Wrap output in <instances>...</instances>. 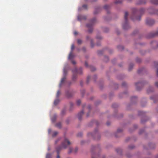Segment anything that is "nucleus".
Wrapping results in <instances>:
<instances>
[{
    "label": "nucleus",
    "mask_w": 158,
    "mask_h": 158,
    "mask_svg": "<svg viewBox=\"0 0 158 158\" xmlns=\"http://www.w3.org/2000/svg\"><path fill=\"white\" fill-rule=\"evenodd\" d=\"M82 69L81 68H80L78 70H77L76 68H75L74 69H73L72 70V72L73 73V78L74 79L76 78V76L74 74L77 73L80 74H81L82 73Z\"/></svg>",
    "instance_id": "2"
},
{
    "label": "nucleus",
    "mask_w": 158,
    "mask_h": 158,
    "mask_svg": "<svg viewBox=\"0 0 158 158\" xmlns=\"http://www.w3.org/2000/svg\"><path fill=\"white\" fill-rule=\"evenodd\" d=\"M92 30H89L88 31L89 32H92Z\"/></svg>",
    "instance_id": "35"
},
{
    "label": "nucleus",
    "mask_w": 158,
    "mask_h": 158,
    "mask_svg": "<svg viewBox=\"0 0 158 158\" xmlns=\"http://www.w3.org/2000/svg\"><path fill=\"white\" fill-rule=\"evenodd\" d=\"M86 39L87 40H90V43H91V46L92 47H94V45L93 43L92 40L90 38V37L88 36L87 37Z\"/></svg>",
    "instance_id": "8"
},
{
    "label": "nucleus",
    "mask_w": 158,
    "mask_h": 158,
    "mask_svg": "<svg viewBox=\"0 0 158 158\" xmlns=\"http://www.w3.org/2000/svg\"><path fill=\"white\" fill-rule=\"evenodd\" d=\"M154 21L152 19H148L146 20V23L148 25L150 26L153 24L154 23Z\"/></svg>",
    "instance_id": "4"
},
{
    "label": "nucleus",
    "mask_w": 158,
    "mask_h": 158,
    "mask_svg": "<svg viewBox=\"0 0 158 158\" xmlns=\"http://www.w3.org/2000/svg\"><path fill=\"white\" fill-rule=\"evenodd\" d=\"M96 38L97 39H101L102 38V37L100 36H99L98 37L97 36L96 37Z\"/></svg>",
    "instance_id": "31"
},
{
    "label": "nucleus",
    "mask_w": 158,
    "mask_h": 158,
    "mask_svg": "<svg viewBox=\"0 0 158 158\" xmlns=\"http://www.w3.org/2000/svg\"><path fill=\"white\" fill-rule=\"evenodd\" d=\"M157 76L158 77V69H157Z\"/></svg>",
    "instance_id": "39"
},
{
    "label": "nucleus",
    "mask_w": 158,
    "mask_h": 158,
    "mask_svg": "<svg viewBox=\"0 0 158 158\" xmlns=\"http://www.w3.org/2000/svg\"><path fill=\"white\" fill-rule=\"evenodd\" d=\"M140 19H138V20H139Z\"/></svg>",
    "instance_id": "48"
},
{
    "label": "nucleus",
    "mask_w": 158,
    "mask_h": 158,
    "mask_svg": "<svg viewBox=\"0 0 158 158\" xmlns=\"http://www.w3.org/2000/svg\"><path fill=\"white\" fill-rule=\"evenodd\" d=\"M128 15V14L127 12H125V15H124V19L126 20H127Z\"/></svg>",
    "instance_id": "12"
},
{
    "label": "nucleus",
    "mask_w": 158,
    "mask_h": 158,
    "mask_svg": "<svg viewBox=\"0 0 158 158\" xmlns=\"http://www.w3.org/2000/svg\"><path fill=\"white\" fill-rule=\"evenodd\" d=\"M77 19L78 20H80L81 19H83V16L81 15H79L77 17Z\"/></svg>",
    "instance_id": "16"
},
{
    "label": "nucleus",
    "mask_w": 158,
    "mask_h": 158,
    "mask_svg": "<svg viewBox=\"0 0 158 158\" xmlns=\"http://www.w3.org/2000/svg\"><path fill=\"white\" fill-rule=\"evenodd\" d=\"M51 154L48 153L47 154L46 158H51Z\"/></svg>",
    "instance_id": "18"
},
{
    "label": "nucleus",
    "mask_w": 158,
    "mask_h": 158,
    "mask_svg": "<svg viewBox=\"0 0 158 158\" xmlns=\"http://www.w3.org/2000/svg\"><path fill=\"white\" fill-rule=\"evenodd\" d=\"M137 89L139 90V89H138L137 87Z\"/></svg>",
    "instance_id": "45"
},
{
    "label": "nucleus",
    "mask_w": 158,
    "mask_h": 158,
    "mask_svg": "<svg viewBox=\"0 0 158 158\" xmlns=\"http://www.w3.org/2000/svg\"><path fill=\"white\" fill-rule=\"evenodd\" d=\"M146 2L143 1V2H140L138 3V4H143V3H145Z\"/></svg>",
    "instance_id": "27"
},
{
    "label": "nucleus",
    "mask_w": 158,
    "mask_h": 158,
    "mask_svg": "<svg viewBox=\"0 0 158 158\" xmlns=\"http://www.w3.org/2000/svg\"><path fill=\"white\" fill-rule=\"evenodd\" d=\"M59 102V99H56L55 100V101H54V104L55 105H56Z\"/></svg>",
    "instance_id": "13"
},
{
    "label": "nucleus",
    "mask_w": 158,
    "mask_h": 158,
    "mask_svg": "<svg viewBox=\"0 0 158 158\" xmlns=\"http://www.w3.org/2000/svg\"><path fill=\"white\" fill-rule=\"evenodd\" d=\"M74 35H76L77 34V31H75L74 32Z\"/></svg>",
    "instance_id": "32"
},
{
    "label": "nucleus",
    "mask_w": 158,
    "mask_h": 158,
    "mask_svg": "<svg viewBox=\"0 0 158 158\" xmlns=\"http://www.w3.org/2000/svg\"><path fill=\"white\" fill-rule=\"evenodd\" d=\"M96 19L94 18L90 21V24H88L87 25V27L89 28H90L92 27Z\"/></svg>",
    "instance_id": "5"
},
{
    "label": "nucleus",
    "mask_w": 158,
    "mask_h": 158,
    "mask_svg": "<svg viewBox=\"0 0 158 158\" xmlns=\"http://www.w3.org/2000/svg\"><path fill=\"white\" fill-rule=\"evenodd\" d=\"M95 135V132H89L88 133V135L89 137H93Z\"/></svg>",
    "instance_id": "9"
},
{
    "label": "nucleus",
    "mask_w": 158,
    "mask_h": 158,
    "mask_svg": "<svg viewBox=\"0 0 158 158\" xmlns=\"http://www.w3.org/2000/svg\"><path fill=\"white\" fill-rule=\"evenodd\" d=\"M78 10H80V8H78Z\"/></svg>",
    "instance_id": "44"
},
{
    "label": "nucleus",
    "mask_w": 158,
    "mask_h": 158,
    "mask_svg": "<svg viewBox=\"0 0 158 158\" xmlns=\"http://www.w3.org/2000/svg\"><path fill=\"white\" fill-rule=\"evenodd\" d=\"M155 85L157 87H158V82H156L155 83Z\"/></svg>",
    "instance_id": "29"
},
{
    "label": "nucleus",
    "mask_w": 158,
    "mask_h": 158,
    "mask_svg": "<svg viewBox=\"0 0 158 158\" xmlns=\"http://www.w3.org/2000/svg\"><path fill=\"white\" fill-rule=\"evenodd\" d=\"M58 134V132L56 131H54L53 132L52 134V137H54Z\"/></svg>",
    "instance_id": "14"
},
{
    "label": "nucleus",
    "mask_w": 158,
    "mask_h": 158,
    "mask_svg": "<svg viewBox=\"0 0 158 158\" xmlns=\"http://www.w3.org/2000/svg\"><path fill=\"white\" fill-rule=\"evenodd\" d=\"M155 65H158V62H155Z\"/></svg>",
    "instance_id": "34"
},
{
    "label": "nucleus",
    "mask_w": 158,
    "mask_h": 158,
    "mask_svg": "<svg viewBox=\"0 0 158 158\" xmlns=\"http://www.w3.org/2000/svg\"><path fill=\"white\" fill-rule=\"evenodd\" d=\"M123 28L124 29H126V28L125 27V25H123Z\"/></svg>",
    "instance_id": "37"
},
{
    "label": "nucleus",
    "mask_w": 158,
    "mask_h": 158,
    "mask_svg": "<svg viewBox=\"0 0 158 158\" xmlns=\"http://www.w3.org/2000/svg\"><path fill=\"white\" fill-rule=\"evenodd\" d=\"M89 114H87V117H88L89 116Z\"/></svg>",
    "instance_id": "42"
},
{
    "label": "nucleus",
    "mask_w": 158,
    "mask_h": 158,
    "mask_svg": "<svg viewBox=\"0 0 158 158\" xmlns=\"http://www.w3.org/2000/svg\"><path fill=\"white\" fill-rule=\"evenodd\" d=\"M144 11V9H141L140 10V12L141 13L142 12H143Z\"/></svg>",
    "instance_id": "26"
},
{
    "label": "nucleus",
    "mask_w": 158,
    "mask_h": 158,
    "mask_svg": "<svg viewBox=\"0 0 158 158\" xmlns=\"http://www.w3.org/2000/svg\"><path fill=\"white\" fill-rule=\"evenodd\" d=\"M56 126L58 128H60L61 126V123H59L56 124Z\"/></svg>",
    "instance_id": "17"
},
{
    "label": "nucleus",
    "mask_w": 158,
    "mask_h": 158,
    "mask_svg": "<svg viewBox=\"0 0 158 158\" xmlns=\"http://www.w3.org/2000/svg\"><path fill=\"white\" fill-rule=\"evenodd\" d=\"M82 134L81 133H79L77 134L78 137H82Z\"/></svg>",
    "instance_id": "19"
},
{
    "label": "nucleus",
    "mask_w": 158,
    "mask_h": 158,
    "mask_svg": "<svg viewBox=\"0 0 158 158\" xmlns=\"http://www.w3.org/2000/svg\"><path fill=\"white\" fill-rule=\"evenodd\" d=\"M114 135H115V137H117V135H116V134H114Z\"/></svg>",
    "instance_id": "41"
},
{
    "label": "nucleus",
    "mask_w": 158,
    "mask_h": 158,
    "mask_svg": "<svg viewBox=\"0 0 158 158\" xmlns=\"http://www.w3.org/2000/svg\"><path fill=\"white\" fill-rule=\"evenodd\" d=\"M82 7L85 9H86L87 8V6L86 5H83L82 6Z\"/></svg>",
    "instance_id": "24"
},
{
    "label": "nucleus",
    "mask_w": 158,
    "mask_h": 158,
    "mask_svg": "<svg viewBox=\"0 0 158 158\" xmlns=\"http://www.w3.org/2000/svg\"><path fill=\"white\" fill-rule=\"evenodd\" d=\"M147 91L148 93H149L150 91H149V90L148 89H147Z\"/></svg>",
    "instance_id": "40"
},
{
    "label": "nucleus",
    "mask_w": 158,
    "mask_h": 158,
    "mask_svg": "<svg viewBox=\"0 0 158 158\" xmlns=\"http://www.w3.org/2000/svg\"><path fill=\"white\" fill-rule=\"evenodd\" d=\"M65 79V77H63L62 78V79L61 80V81H60V84L59 85V86L60 87V86L61 85L63 82L64 81Z\"/></svg>",
    "instance_id": "11"
},
{
    "label": "nucleus",
    "mask_w": 158,
    "mask_h": 158,
    "mask_svg": "<svg viewBox=\"0 0 158 158\" xmlns=\"http://www.w3.org/2000/svg\"><path fill=\"white\" fill-rule=\"evenodd\" d=\"M69 153H70L72 152L76 153L78 151V148H76L74 150H73L72 148L70 147L69 149Z\"/></svg>",
    "instance_id": "6"
},
{
    "label": "nucleus",
    "mask_w": 158,
    "mask_h": 158,
    "mask_svg": "<svg viewBox=\"0 0 158 158\" xmlns=\"http://www.w3.org/2000/svg\"><path fill=\"white\" fill-rule=\"evenodd\" d=\"M48 133L49 134H51V133H52V130L50 129H49L48 130Z\"/></svg>",
    "instance_id": "21"
},
{
    "label": "nucleus",
    "mask_w": 158,
    "mask_h": 158,
    "mask_svg": "<svg viewBox=\"0 0 158 158\" xmlns=\"http://www.w3.org/2000/svg\"><path fill=\"white\" fill-rule=\"evenodd\" d=\"M60 94V92L59 91H58L57 92V94H56V97H58L59 96V95Z\"/></svg>",
    "instance_id": "22"
},
{
    "label": "nucleus",
    "mask_w": 158,
    "mask_h": 158,
    "mask_svg": "<svg viewBox=\"0 0 158 158\" xmlns=\"http://www.w3.org/2000/svg\"><path fill=\"white\" fill-rule=\"evenodd\" d=\"M117 152H118V151L117 150Z\"/></svg>",
    "instance_id": "47"
},
{
    "label": "nucleus",
    "mask_w": 158,
    "mask_h": 158,
    "mask_svg": "<svg viewBox=\"0 0 158 158\" xmlns=\"http://www.w3.org/2000/svg\"><path fill=\"white\" fill-rule=\"evenodd\" d=\"M92 158H95L93 157H92Z\"/></svg>",
    "instance_id": "46"
},
{
    "label": "nucleus",
    "mask_w": 158,
    "mask_h": 158,
    "mask_svg": "<svg viewBox=\"0 0 158 158\" xmlns=\"http://www.w3.org/2000/svg\"><path fill=\"white\" fill-rule=\"evenodd\" d=\"M74 45L73 44L72 45L71 48V51L70 52L69 56L68 57V59L69 60H71L74 57V55L72 54V51L73 49L74 48Z\"/></svg>",
    "instance_id": "3"
},
{
    "label": "nucleus",
    "mask_w": 158,
    "mask_h": 158,
    "mask_svg": "<svg viewBox=\"0 0 158 158\" xmlns=\"http://www.w3.org/2000/svg\"><path fill=\"white\" fill-rule=\"evenodd\" d=\"M48 150H50V148H48Z\"/></svg>",
    "instance_id": "43"
},
{
    "label": "nucleus",
    "mask_w": 158,
    "mask_h": 158,
    "mask_svg": "<svg viewBox=\"0 0 158 158\" xmlns=\"http://www.w3.org/2000/svg\"><path fill=\"white\" fill-rule=\"evenodd\" d=\"M77 42L78 44H81L82 43V41L81 40L78 39L77 40Z\"/></svg>",
    "instance_id": "20"
},
{
    "label": "nucleus",
    "mask_w": 158,
    "mask_h": 158,
    "mask_svg": "<svg viewBox=\"0 0 158 158\" xmlns=\"http://www.w3.org/2000/svg\"><path fill=\"white\" fill-rule=\"evenodd\" d=\"M151 1L153 4H158V0H151Z\"/></svg>",
    "instance_id": "10"
},
{
    "label": "nucleus",
    "mask_w": 158,
    "mask_h": 158,
    "mask_svg": "<svg viewBox=\"0 0 158 158\" xmlns=\"http://www.w3.org/2000/svg\"><path fill=\"white\" fill-rule=\"evenodd\" d=\"M55 118H51V120H52V122H54L55 120Z\"/></svg>",
    "instance_id": "30"
},
{
    "label": "nucleus",
    "mask_w": 158,
    "mask_h": 158,
    "mask_svg": "<svg viewBox=\"0 0 158 158\" xmlns=\"http://www.w3.org/2000/svg\"><path fill=\"white\" fill-rule=\"evenodd\" d=\"M72 63L73 64H75L76 63V62L75 61H72Z\"/></svg>",
    "instance_id": "33"
},
{
    "label": "nucleus",
    "mask_w": 158,
    "mask_h": 158,
    "mask_svg": "<svg viewBox=\"0 0 158 158\" xmlns=\"http://www.w3.org/2000/svg\"><path fill=\"white\" fill-rule=\"evenodd\" d=\"M122 131V129H118L117 131V132H121Z\"/></svg>",
    "instance_id": "28"
},
{
    "label": "nucleus",
    "mask_w": 158,
    "mask_h": 158,
    "mask_svg": "<svg viewBox=\"0 0 158 158\" xmlns=\"http://www.w3.org/2000/svg\"><path fill=\"white\" fill-rule=\"evenodd\" d=\"M81 103V101L80 100H78L77 101V104L78 105H79Z\"/></svg>",
    "instance_id": "23"
},
{
    "label": "nucleus",
    "mask_w": 158,
    "mask_h": 158,
    "mask_svg": "<svg viewBox=\"0 0 158 158\" xmlns=\"http://www.w3.org/2000/svg\"><path fill=\"white\" fill-rule=\"evenodd\" d=\"M84 114V111L82 110L79 112L78 114V117L79 120L81 119V116Z\"/></svg>",
    "instance_id": "7"
},
{
    "label": "nucleus",
    "mask_w": 158,
    "mask_h": 158,
    "mask_svg": "<svg viewBox=\"0 0 158 158\" xmlns=\"http://www.w3.org/2000/svg\"><path fill=\"white\" fill-rule=\"evenodd\" d=\"M66 72L65 67H64L63 69V75L64 76L66 74Z\"/></svg>",
    "instance_id": "15"
},
{
    "label": "nucleus",
    "mask_w": 158,
    "mask_h": 158,
    "mask_svg": "<svg viewBox=\"0 0 158 158\" xmlns=\"http://www.w3.org/2000/svg\"><path fill=\"white\" fill-rule=\"evenodd\" d=\"M81 144H84V143L83 142V141H82L81 142Z\"/></svg>",
    "instance_id": "38"
},
{
    "label": "nucleus",
    "mask_w": 158,
    "mask_h": 158,
    "mask_svg": "<svg viewBox=\"0 0 158 158\" xmlns=\"http://www.w3.org/2000/svg\"><path fill=\"white\" fill-rule=\"evenodd\" d=\"M71 144V143L68 139H65L63 141L61 144V146H59L56 148V151L57 153V158H60L59 154L60 151L62 148L65 149L67 148L68 146Z\"/></svg>",
    "instance_id": "1"
},
{
    "label": "nucleus",
    "mask_w": 158,
    "mask_h": 158,
    "mask_svg": "<svg viewBox=\"0 0 158 158\" xmlns=\"http://www.w3.org/2000/svg\"><path fill=\"white\" fill-rule=\"evenodd\" d=\"M85 65L86 66H88V64L87 63H86V62H85Z\"/></svg>",
    "instance_id": "36"
},
{
    "label": "nucleus",
    "mask_w": 158,
    "mask_h": 158,
    "mask_svg": "<svg viewBox=\"0 0 158 158\" xmlns=\"http://www.w3.org/2000/svg\"><path fill=\"white\" fill-rule=\"evenodd\" d=\"M141 85V83L140 82H137L136 83V85L137 86L139 85Z\"/></svg>",
    "instance_id": "25"
}]
</instances>
